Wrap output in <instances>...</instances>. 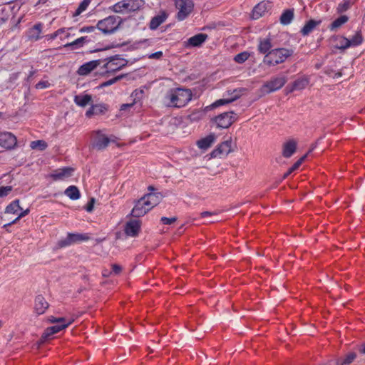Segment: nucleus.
Returning <instances> with one entry per match:
<instances>
[{
  "label": "nucleus",
  "instance_id": "obj_15",
  "mask_svg": "<svg viewBox=\"0 0 365 365\" xmlns=\"http://www.w3.org/2000/svg\"><path fill=\"white\" fill-rule=\"evenodd\" d=\"M141 227L140 221L138 220H130L125 225V233L132 237L138 236Z\"/></svg>",
  "mask_w": 365,
  "mask_h": 365
},
{
  "label": "nucleus",
  "instance_id": "obj_13",
  "mask_svg": "<svg viewBox=\"0 0 365 365\" xmlns=\"http://www.w3.org/2000/svg\"><path fill=\"white\" fill-rule=\"evenodd\" d=\"M103 63V59L93 60L81 65L78 69V74L80 76H87L94 69Z\"/></svg>",
  "mask_w": 365,
  "mask_h": 365
},
{
  "label": "nucleus",
  "instance_id": "obj_48",
  "mask_svg": "<svg viewBox=\"0 0 365 365\" xmlns=\"http://www.w3.org/2000/svg\"><path fill=\"white\" fill-rule=\"evenodd\" d=\"M12 190V187L10 185L2 186L0 187V198L6 197Z\"/></svg>",
  "mask_w": 365,
  "mask_h": 365
},
{
  "label": "nucleus",
  "instance_id": "obj_11",
  "mask_svg": "<svg viewBox=\"0 0 365 365\" xmlns=\"http://www.w3.org/2000/svg\"><path fill=\"white\" fill-rule=\"evenodd\" d=\"M233 112L223 113L214 118L216 125L219 128H227L235 121Z\"/></svg>",
  "mask_w": 365,
  "mask_h": 365
},
{
  "label": "nucleus",
  "instance_id": "obj_51",
  "mask_svg": "<svg viewBox=\"0 0 365 365\" xmlns=\"http://www.w3.org/2000/svg\"><path fill=\"white\" fill-rule=\"evenodd\" d=\"M163 56L162 51H157L148 55V58L150 59H160Z\"/></svg>",
  "mask_w": 365,
  "mask_h": 365
},
{
  "label": "nucleus",
  "instance_id": "obj_20",
  "mask_svg": "<svg viewBox=\"0 0 365 365\" xmlns=\"http://www.w3.org/2000/svg\"><path fill=\"white\" fill-rule=\"evenodd\" d=\"M48 308V303L46 302L45 298L38 295L36 297L34 302V312L38 314H43Z\"/></svg>",
  "mask_w": 365,
  "mask_h": 365
},
{
  "label": "nucleus",
  "instance_id": "obj_44",
  "mask_svg": "<svg viewBox=\"0 0 365 365\" xmlns=\"http://www.w3.org/2000/svg\"><path fill=\"white\" fill-rule=\"evenodd\" d=\"M30 212V210L29 208L26 209V210H23L21 208V210H20L18 214H17V217L16 219H14L12 222L6 224L4 225V227L6 226H9L12 224H14L16 223V222H18L21 218L25 217L26 215H27Z\"/></svg>",
  "mask_w": 365,
  "mask_h": 365
},
{
  "label": "nucleus",
  "instance_id": "obj_63",
  "mask_svg": "<svg viewBox=\"0 0 365 365\" xmlns=\"http://www.w3.org/2000/svg\"><path fill=\"white\" fill-rule=\"evenodd\" d=\"M18 78V73L14 74V79H16Z\"/></svg>",
  "mask_w": 365,
  "mask_h": 365
},
{
  "label": "nucleus",
  "instance_id": "obj_1",
  "mask_svg": "<svg viewBox=\"0 0 365 365\" xmlns=\"http://www.w3.org/2000/svg\"><path fill=\"white\" fill-rule=\"evenodd\" d=\"M163 199L160 192H150L145 195L138 201H136L132 211L131 215L135 217L144 216L154 207L160 203Z\"/></svg>",
  "mask_w": 365,
  "mask_h": 365
},
{
  "label": "nucleus",
  "instance_id": "obj_10",
  "mask_svg": "<svg viewBox=\"0 0 365 365\" xmlns=\"http://www.w3.org/2000/svg\"><path fill=\"white\" fill-rule=\"evenodd\" d=\"M240 96V92L237 90H234L232 93V96L230 98H222L215 101L214 103H212L211 105L206 106L205 108V111H199L197 113H200L201 115H204L205 111H208L211 109L220 107L221 106H224L226 104H228L230 103H232L239 98Z\"/></svg>",
  "mask_w": 365,
  "mask_h": 365
},
{
  "label": "nucleus",
  "instance_id": "obj_14",
  "mask_svg": "<svg viewBox=\"0 0 365 365\" xmlns=\"http://www.w3.org/2000/svg\"><path fill=\"white\" fill-rule=\"evenodd\" d=\"M16 144V137L9 132H0V147L5 149H11Z\"/></svg>",
  "mask_w": 365,
  "mask_h": 365
},
{
  "label": "nucleus",
  "instance_id": "obj_28",
  "mask_svg": "<svg viewBox=\"0 0 365 365\" xmlns=\"http://www.w3.org/2000/svg\"><path fill=\"white\" fill-rule=\"evenodd\" d=\"M65 195L72 200H76L80 198V191L76 186L71 185L68 187L64 192Z\"/></svg>",
  "mask_w": 365,
  "mask_h": 365
},
{
  "label": "nucleus",
  "instance_id": "obj_34",
  "mask_svg": "<svg viewBox=\"0 0 365 365\" xmlns=\"http://www.w3.org/2000/svg\"><path fill=\"white\" fill-rule=\"evenodd\" d=\"M349 20V18L346 15H342L340 17L335 19L331 24L329 26V29L331 31H335L338 28L341 27L342 25L346 24Z\"/></svg>",
  "mask_w": 365,
  "mask_h": 365
},
{
  "label": "nucleus",
  "instance_id": "obj_39",
  "mask_svg": "<svg viewBox=\"0 0 365 365\" xmlns=\"http://www.w3.org/2000/svg\"><path fill=\"white\" fill-rule=\"evenodd\" d=\"M30 147L34 150H44L48 147V145L44 140H38L31 141L30 143Z\"/></svg>",
  "mask_w": 365,
  "mask_h": 365
},
{
  "label": "nucleus",
  "instance_id": "obj_6",
  "mask_svg": "<svg viewBox=\"0 0 365 365\" xmlns=\"http://www.w3.org/2000/svg\"><path fill=\"white\" fill-rule=\"evenodd\" d=\"M176 8L178 9L177 19L179 21L185 20L192 11L194 3L192 0H174Z\"/></svg>",
  "mask_w": 365,
  "mask_h": 365
},
{
  "label": "nucleus",
  "instance_id": "obj_12",
  "mask_svg": "<svg viewBox=\"0 0 365 365\" xmlns=\"http://www.w3.org/2000/svg\"><path fill=\"white\" fill-rule=\"evenodd\" d=\"M74 169L71 167H63L53 170L49 177L55 181L66 180L73 174Z\"/></svg>",
  "mask_w": 365,
  "mask_h": 365
},
{
  "label": "nucleus",
  "instance_id": "obj_21",
  "mask_svg": "<svg viewBox=\"0 0 365 365\" xmlns=\"http://www.w3.org/2000/svg\"><path fill=\"white\" fill-rule=\"evenodd\" d=\"M232 143L230 140H226L222 143L218 147L213 150L212 155L215 157L218 155H227L232 150Z\"/></svg>",
  "mask_w": 365,
  "mask_h": 365
},
{
  "label": "nucleus",
  "instance_id": "obj_29",
  "mask_svg": "<svg viewBox=\"0 0 365 365\" xmlns=\"http://www.w3.org/2000/svg\"><path fill=\"white\" fill-rule=\"evenodd\" d=\"M111 10L115 13L127 14L129 12L128 9V4L126 0H123L115 4L111 7Z\"/></svg>",
  "mask_w": 365,
  "mask_h": 365
},
{
  "label": "nucleus",
  "instance_id": "obj_54",
  "mask_svg": "<svg viewBox=\"0 0 365 365\" xmlns=\"http://www.w3.org/2000/svg\"><path fill=\"white\" fill-rule=\"evenodd\" d=\"M66 32L63 33L61 35L59 36L60 39L61 41H65L71 37V34L69 33V30H71V28H66Z\"/></svg>",
  "mask_w": 365,
  "mask_h": 365
},
{
  "label": "nucleus",
  "instance_id": "obj_64",
  "mask_svg": "<svg viewBox=\"0 0 365 365\" xmlns=\"http://www.w3.org/2000/svg\"><path fill=\"white\" fill-rule=\"evenodd\" d=\"M148 40L145 39V40H143L142 42H143V43H147V42H148Z\"/></svg>",
  "mask_w": 365,
  "mask_h": 365
},
{
  "label": "nucleus",
  "instance_id": "obj_53",
  "mask_svg": "<svg viewBox=\"0 0 365 365\" xmlns=\"http://www.w3.org/2000/svg\"><path fill=\"white\" fill-rule=\"evenodd\" d=\"M95 31L94 26H83L80 29L79 32L80 33H91Z\"/></svg>",
  "mask_w": 365,
  "mask_h": 365
},
{
  "label": "nucleus",
  "instance_id": "obj_59",
  "mask_svg": "<svg viewBox=\"0 0 365 365\" xmlns=\"http://www.w3.org/2000/svg\"><path fill=\"white\" fill-rule=\"evenodd\" d=\"M7 21V18L0 17V25L4 24Z\"/></svg>",
  "mask_w": 365,
  "mask_h": 365
},
{
  "label": "nucleus",
  "instance_id": "obj_31",
  "mask_svg": "<svg viewBox=\"0 0 365 365\" xmlns=\"http://www.w3.org/2000/svg\"><path fill=\"white\" fill-rule=\"evenodd\" d=\"M42 32V24H37L34 25L29 32V37L31 40L37 41L40 38V35Z\"/></svg>",
  "mask_w": 365,
  "mask_h": 365
},
{
  "label": "nucleus",
  "instance_id": "obj_49",
  "mask_svg": "<svg viewBox=\"0 0 365 365\" xmlns=\"http://www.w3.org/2000/svg\"><path fill=\"white\" fill-rule=\"evenodd\" d=\"M123 78V76H117V77H115L112 79H110L106 82H104L103 83V86H110L113 83H115V82H117L118 80L121 79Z\"/></svg>",
  "mask_w": 365,
  "mask_h": 365
},
{
  "label": "nucleus",
  "instance_id": "obj_36",
  "mask_svg": "<svg viewBox=\"0 0 365 365\" xmlns=\"http://www.w3.org/2000/svg\"><path fill=\"white\" fill-rule=\"evenodd\" d=\"M294 17V12L292 10H287L282 13L280 17V22L283 25L289 24Z\"/></svg>",
  "mask_w": 365,
  "mask_h": 365
},
{
  "label": "nucleus",
  "instance_id": "obj_61",
  "mask_svg": "<svg viewBox=\"0 0 365 365\" xmlns=\"http://www.w3.org/2000/svg\"><path fill=\"white\" fill-rule=\"evenodd\" d=\"M46 2V0H38V1L36 3V6L41 4H45Z\"/></svg>",
  "mask_w": 365,
  "mask_h": 365
},
{
  "label": "nucleus",
  "instance_id": "obj_18",
  "mask_svg": "<svg viewBox=\"0 0 365 365\" xmlns=\"http://www.w3.org/2000/svg\"><path fill=\"white\" fill-rule=\"evenodd\" d=\"M217 136L215 133H210L205 138H202L197 141V147L203 150H207L215 142Z\"/></svg>",
  "mask_w": 365,
  "mask_h": 365
},
{
  "label": "nucleus",
  "instance_id": "obj_33",
  "mask_svg": "<svg viewBox=\"0 0 365 365\" xmlns=\"http://www.w3.org/2000/svg\"><path fill=\"white\" fill-rule=\"evenodd\" d=\"M128 4V9L129 12L135 11L140 9H141L144 4L145 1L143 0H126Z\"/></svg>",
  "mask_w": 365,
  "mask_h": 365
},
{
  "label": "nucleus",
  "instance_id": "obj_50",
  "mask_svg": "<svg viewBox=\"0 0 365 365\" xmlns=\"http://www.w3.org/2000/svg\"><path fill=\"white\" fill-rule=\"evenodd\" d=\"M50 83L48 81H41L36 83V88L37 89H43L49 86Z\"/></svg>",
  "mask_w": 365,
  "mask_h": 365
},
{
  "label": "nucleus",
  "instance_id": "obj_56",
  "mask_svg": "<svg viewBox=\"0 0 365 365\" xmlns=\"http://www.w3.org/2000/svg\"><path fill=\"white\" fill-rule=\"evenodd\" d=\"M93 203H94V199L92 198L91 200V201L89 202V203L88 204L86 208L87 212H91L93 210Z\"/></svg>",
  "mask_w": 365,
  "mask_h": 365
},
{
  "label": "nucleus",
  "instance_id": "obj_7",
  "mask_svg": "<svg viewBox=\"0 0 365 365\" xmlns=\"http://www.w3.org/2000/svg\"><path fill=\"white\" fill-rule=\"evenodd\" d=\"M287 82V78L284 76L273 77L269 81L264 83L262 87V91L269 93L279 90Z\"/></svg>",
  "mask_w": 365,
  "mask_h": 365
},
{
  "label": "nucleus",
  "instance_id": "obj_47",
  "mask_svg": "<svg viewBox=\"0 0 365 365\" xmlns=\"http://www.w3.org/2000/svg\"><path fill=\"white\" fill-rule=\"evenodd\" d=\"M66 32V28H61L56 31L54 33L46 36L48 40H53L61 35L63 33Z\"/></svg>",
  "mask_w": 365,
  "mask_h": 365
},
{
  "label": "nucleus",
  "instance_id": "obj_9",
  "mask_svg": "<svg viewBox=\"0 0 365 365\" xmlns=\"http://www.w3.org/2000/svg\"><path fill=\"white\" fill-rule=\"evenodd\" d=\"M93 147L98 150L105 149L109 144L110 140L101 130H97L93 133Z\"/></svg>",
  "mask_w": 365,
  "mask_h": 365
},
{
  "label": "nucleus",
  "instance_id": "obj_62",
  "mask_svg": "<svg viewBox=\"0 0 365 365\" xmlns=\"http://www.w3.org/2000/svg\"><path fill=\"white\" fill-rule=\"evenodd\" d=\"M35 71H32L30 72L29 77L32 76L34 74Z\"/></svg>",
  "mask_w": 365,
  "mask_h": 365
},
{
  "label": "nucleus",
  "instance_id": "obj_22",
  "mask_svg": "<svg viewBox=\"0 0 365 365\" xmlns=\"http://www.w3.org/2000/svg\"><path fill=\"white\" fill-rule=\"evenodd\" d=\"M269 8V3L265 1H262L256 5L252 13V19H257L263 16L267 11Z\"/></svg>",
  "mask_w": 365,
  "mask_h": 365
},
{
  "label": "nucleus",
  "instance_id": "obj_46",
  "mask_svg": "<svg viewBox=\"0 0 365 365\" xmlns=\"http://www.w3.org/2000/svg\"><path fill=\"white\" fill-rule=\"evenodd\" d=\"M68 319L64 317H56L53 316H50L48 317V322L56 324H64V322H68Z\"/></svg>",
  "mask_w": 365,
  "mask_h": 365
},
{
  "label": "nucleus",
  "instance_id": "obj_40",
  "mask_svg": "<svg viewBox=\"0 0 365 365\" xmlns=\"http://www.w3.org/2000/svg\"><path fill=\"white\" fill-rule=\"evenodd\" d=\"M307 155H304V156H302V158H300L289 169V170L284 174L283 175V179H285L286 178H287L293 171H294L295 170H297L300 165L301 164L304 162V160L306 159Z\"/></svg>",
  "mask_w": 365,
  "mask_h": 365
},
{
  "label": "nucleus",
  "instance_id": "obj_26",
  "mask_svg": "<svg viewBox=\"0 0 365 365\" xmlns=\"http://www.w3.org/2000/svg\"><path fill=\"white\" fill-rule=\"evenodd\" d=\"M309 83L307 77L303 76L295 80L292 83V91H300L304 89Z\"/></svg>",
  "mask_w": 365,
  "mask_h": 365
},
{
  "label": "nucleus",
  "instance_id": "obj_42",
  "mask_svg": "<svg viewBox=\"0 0 365 365\" xmlns=\"http://www.w3.org/2000/svg\"><path fill=\"white\" fill-rule=\"evenodd\" d=\"M337 40L339 43L336 46V48L341 50H345L350 46H346V45L349 43V38L344 37V36H340L337 38Z\"/></svg>",
  "mask_w": 365,
  "mask_h": 365
},
{
  "label": "nucleus",
  "instance_id": "obj_58",
  "mask_svg": "<svg viewBox=\"0 0 365 365\" xmlns=\"http://www.w3.org/2000/svg\"><path fill=\"white\" fill-rule=\"evenodd\" d=\"M214 213L212 212H208V211H205V212H202L200 215L202 217H210V216H212L213 215Z\"/></svg>",
  "mask_w": 365,
  "mask_h": 365
},
{
  "label": "nucleus",
  "instance_id": "obj_45",
  "mask_svg": "<svg viewBox=\"0 0 365 365\" xmlns=\"http://www.w3.org/2000/svg\"><path fill=\"white\" fill-rule=\"evenodd\" d=\"M356 357L354 352L349 353L339 365H349Z\"/></svg>",
  "mask_w": 365,
  "mask_h": 365
},
{
  "label": "nucleus",
  "instance_id": "obj_55",
  "mask_svg": "<svg viewBox=\"0 0 365 365\" xmlns=\"http://www.w3.org/2000/svg\"><path fill=\"white\" fill-rule=\"evenodd\" d=\"M121 267L118 264H113L112 265V273H114L115 274H118L121 272Z\"/></svg>",
  "mask_w": 365,
  "mask_h": 365
},
{
  "label": "nucleus",
  "instance_id": "obj_32",
  "mask_svg": "<svg viewBox=\"0 0 365 365\" xmlns=\"http://www.w3.org/2000/svg\"><path fill=\"white\" fill-rule=\"evenodd\" d=\"M272 47L271 39L265 38L259 41L258 50L262 53H267Z\"/></svg>",
  "mask_w": 365,
  "mask_h": 365
},
{
  "label": "nucleus",
  "instance_id": "obj_37",
  "mask_svg": "<svg viewBox=\"0 0 365 365\" xmlns=\"http://www.w3.org/2000/svg\"><path fill=\"white\" fill-rule=\"evenodd\" d=\"M86 39H87V37H86V36L78 38L72 42L66 43L64 45V47H66V48L71 47L72 48H78L82 47L83 43L86 41Z\"/></svg>",
  "mask_w": 365,
  "mask_h": 365
},
{
  "label": "nucleus",
  "instance_id": "obj_4",
  "mask_svg": "<svg viewBox=\"0 0 365 365\" xmlns=\"http://www.w3.org/2000/svg\"><path fill=\"white\" fill-rule=\"evenodd\" d=\"M103 63L101 65L103 73H112L125 67L128 61L121 58L119 55H115L103 59Z\"/></svg>",
  "mask_w": 365,
  "mask_h": 365
},
{
  "label": "nucleus",
  "instance_id": "obj_38",
  "mask_svg": "<svg viewBox=\"0 0 365 365\" xmlns=\"http://www.w3.org/2000/svg\"><path fill=\"white\" fill-rule=\"evenodd\" d=\"M353 4H354V0H343L340 4H339V5L336 8L337 13L341 14V13L346 11Z\"/></svg>",
  "mask_w": 365,
  "mask_h": 365
},
{
  "label": "nucleus",
  "instance_id": "obj_25",
  "mask_svg": "<svg viewBox=\"0 0 365 365\" xmlns=\"http://www.w3.org/2000/svg\"><path fill=\"white\" fill-rule=\"evenodd\" d=\"M167 19V15L165 13L163 12L159 15L154 16L150 22L149 28L151 30H155L158 28L160 25H161Z\"/></svg>",
  "mask_w": 365,
  "mask_h": 365
},
{
  "label": "nucleus",
  "instance_id": "obj_41",
  "mask_svg": "<svg viewBox=\"0 0 365 365\" xmlns=\"http://www.w3.org/2000/svg\"><path fill=\"white\" fill-rule=\"evenodd\" d=\"M90 3H91V0H83L79 4L78 7L76 10L74 15L78 16L81 14H82L83 11H85L87 9L88 6H89Z\"/></svg>",
  "mask_w": 365,
  "mask_h": 365
},
{
  "label": "nucleus",
  "instance_id": "obj_43",
  "mask_svg": "<svg viewBox=\"0 0 365 365\" xmlns=\"http://www.w3.org/2000/svg\"><path fill=\"white\" fill-rule=\"evenodd\" d=\"M249 57H250V53L247 51H244V52L237 54L235 56L234 60L238 63H242L245 61H246Z\"/></svg>",
  "mask_w": 365,
  "mask_h": 365
},
{
  "label": "nucleus",
  "instance_id": "obj_30",
  "mask_svg": "<svg viewBox=\"0 0 365 365\" xmlns=\"http://www.w3.org/2000/svg\"><path fill=\"white\" fill-rule=\"evenodd\" d=\"M19 200H15L9 204L5 208V213L16 215L21 210Z\"/></svg>",
  "mask_w": 365,
  "mask_h": 365
},
{
  "label": "nucleus",
  "instance_id": "obj_27",
  "mask_svg": "<svg viewBox=\"0 0 365 365\" xmlns=\"http://www.w3.org/2000/svg\"><path fill=\"white\" fill-rule=\"evenodd\" d=\"M320 24L321 21H315L313 19L308 21L301 30L302 34L303 36H307Z\"/></svg>",
  "mask_w": 365,
  "mask_h": 365
},
{
  "label": "nucleus",
  "instance_id": "obj_60",
  "mask_svg": "<svg viewBox=\"0 0 365 365\" xmlns=\"http://www.w3.org/2000/svg\"><path fill=\"white\" fill-rule=\"evenodd\" d=\"M361 353L365 354V344H362L360 349Z\"/></svg>",
  "mask_w": 365,
  "mask_h": 365
},
{
  "label": "nucleus",
  "instance_id": "obj_57",
  "mask_svg": "<svg viewBox=\"0 0 365 365\" xmlns=\"http://www.w3.org/2000/svg\"><path fill=\"white\" fill-rule=\"evenodd\" d=\"M133 103H125V104H123L121 105L120 106V110L123 111V110H125L129 108H131L133 106Z\"/></svg>",
  "mask_w": 365,
  "mask_h": 365
},
{
  "label": "nucleus",
  "instance_id": "obj_3",
  "mask_svg": "<svg viewBox=\"0 0 365 365\" xmlns=\"http://www.w3.org/2000/svg\"><path fill=\"white\" fill-rule=\"evenodd\" d=\"M292 53V50L285 48L272 49L265 55L263 62L269 66H274L284 63Z\"/></svg>",
  "mask_w": 365,
  "mask_h": 365
},
{
  "label": "nucleus",
  "instance_id": "obj_24",
  "mask_svg": "<svg viewBox=\"0 0 365 365\" xmlns=\"http://www.w3.org/2000/svg\"><path fill=\"white\" fill-rule=\"evenodd\" d=\"M75 103L80 107H85L92 101V97L89 94L76 95L73 99Z\"/></svg>",
  "mask_w": 365,
  "mask_h": 365
},
{
  "label": "nucleus",
  "instance_id": "obj_23",
  "mask_svg": "<svg viewBox=\"0 0 365 365\" xmlns=\"http://www.w3.org/2000/svg\"><path fill=\"white\" fill-rule=\"evenodd\" d=\"M107 110L106 106L104 104H96L92 105L90 108L86 111V115L88 118H91L93 115L103 114Z\"/></svg>",
  "mask_w": 365,
  "mask_h": 365
},
{
  "label": "nucleus",
  "instance_id": "obj_2",
  "mask_svg": "<svg viewBox=\"0 0 365 365\" xmlns=\"http://www.w3.org/2000/svg\"><path fill=\"white\" fill-rule=\"evenodd\" d=\"M192 96L190 90L177 88L167 93L165 96V102L168 106L181 108L191 101Z\"/></svg>",
  "mask_w": 365,
  "mask_h": 365
},
{
  "label": "nucleus",
  "instance_id": "obj_16",
  "mask_svg": "<svg viewBox=\"0 0 365 365\" xmlns=\"http://www.w3.org/2000/svg\"><path fill=\"white\" fill-rule=\"evenodd\" d=\"M73 319H68V322H64V324H55L53 326L48 327L43 332L42 338L45 340L47 339L51 335L56 334L60 331L68 327L70 324L73 323Z\"/></svg>",
  "mask_w": 365,
  "mask_h": 365
},
{
  "label": "nucleus",
  "instance_id": "obj_17",
  "mask_svg": "<svg viewBox=\"0 0 365 365\" xmlns=\"http://www.w3.org/2000/svg\"><path fill=\"white\" fill-rule=\"evenodd\" d=\"M297 142L294 139H289L282 146V155L284 158H290L297 150Z\"/></svg>",
  "mask_w": 365,
  "mask_h": 365
},
{
  "label": "nucleus",
  "instance_id": "obj_52",
  "mask_svg": "<svg viewBox=\"0 0 365 365\" xmlns=\"http://www.w3.org/2000/svg\"><path fill=\"white\" fill-rule=\"evenodd\" d=\"M175 220H176L175 217H170V218H168L166 217H161V222L165 225H170L173 222H175Z\"/></svg>",
  "mask_w": 365,
  "mask_h": 365
},
{
  "label": "nucleus",
  "instance_id": "obj_5",
  "mask_svg": "<svg viewBox=\"0 0 365 365\" xmlns=\"http://www.w3.org/2000/svg\"><path fill=\"white\" fill-rule=\"evenodd\" d=\"M119 17L110 16L99 21L97 24L98 29L105 34H112L117 30L120 26Z\"/></svg>",
  "mask_w": 365,
  "mask_h": 365
},
{
  "label": "nucleus",
  "instance_id": "obj_8",
  "mask_svg": "<svg viewBox=\"0 0 365 365\" xmlns=\"http://www.w3.org/2000/svg\"><path fill=\"white\" fill-rule=\"evenodd\" d=\"M90 237L88 234L68 233L67 237L65 240H61L58 242V245L61 247H64L78 242L88 241Z\"/></svg>",
  "mask_w": 365,
  "mask_h": 365
},
{
  "label": "nucleus",
  "instance_id": "obj_35",
  "mask_svg": "<svg viewBox=\"0 0 365 365\" xmlns=\"http://www.w3.org/2000/svg\"><path fill=\"white\" fill-rule=\"evenodd\" d=\"M364 38L361 31H357L351 39H349V43L346 46L355 47L362 43Z\"/></svg>",
  "mask_w": 365,
  "mask_h": 365
},
{
  "label": "nucleus",
  "instance_id": "obj_19",
  "mask_svg": "<svg viewBox=\"0 0 365 365\" xmlns=\"http://www.w3.org/2000/svg\"><path fill=\"white\" fill-rule=\"evenodd\" d=\"M207 38V35L205 34H198L189 38L185 42L187 47H197L201 46Z\"/></svg>",
  "mask_w": 365,
  "mask_h": 365
}]
</instances>
